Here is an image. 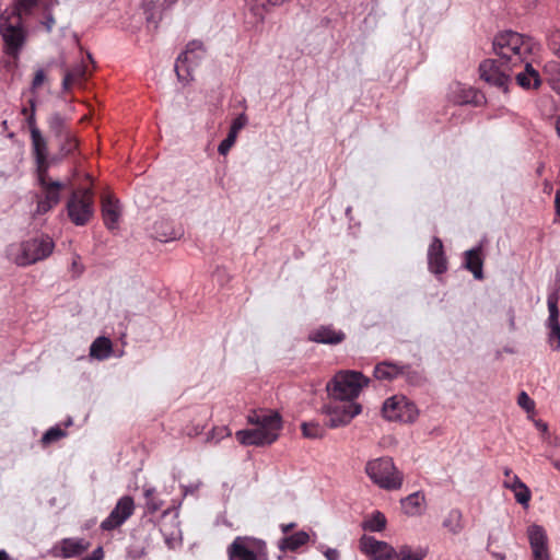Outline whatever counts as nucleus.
Segmentation results:
<instances>
[{"label": "nucleus", "mask_w": 560, "mask_h": 560, "mask_svg": "<svg viewBox=\"0 0 560 560\" xmlns=\"http://www.w3.org/2000/svg\"><path fill=\"white\" fill-rule=\"evenodd\" d=\"M538 44L529 36L505 31L493 39L495 59H486L479 66L480 78L506 92L511 78L524 88H538L540 77L532 66V56Z\"/></svg>", "instance_id": "f257e3e1"}, {"label": "nucleus", "mask_w": 560, "mask_h": 560, "mask_svg": "<svg viewBox=\"0 0 560 560\" xmlns=\"http://www.w3.org/2000/svg\"><path fill=\"white\" fill-rule=\"evenodd\" d=\"M55 0H14L15 12L1 18L0 33L4 42L5 52L18 57L24 45L26 32L23 24H39L50 32L56 24L51 14Z\"/></svg>", "instance_id": "f03ea898"}, {"label": "nucleus", "mask_w": 560, "mask_h": 560, "mask_svg": "<svg viewBox=\"0 0 560 560\" xmlns=\"http://www.w3.org/2000/svg\"><path fill=\"white\" fill-rule=\"evenodd\" d=\"M249 424L255 429L240 430L236 440L245 446H265L277 441L282 428L281 416L272 410H252L247 416Z\"/></svg>", "instance_id": "7ed1b4c3"}, {"label": "nucleus", "mask_w": 560, "mask_h": 560, "mask_svg": "<svg viewBox=\"0 0 560 560\" xmlns=\"http://www.w3.org/2000/svg\"><path fill=\"white\" fill-rule=\"evenodd\" d=\"M370 380L361 372L339 371L327 383L326 389L331 398L351 399L355 401L363 387L369 385Z\"/></svg>", "instance_id": "20e7f679"}, {"label": "nucleus", "mask_w": 560, "mask_h": 560, "mask_svg": "<svg viewBox=\"0 0 560 560\" xmlns=\"http://www.w3.org/2000/svg\"><path fill=\"white\" fill-rule=\"evenodd\" d=\"M35 173L38 185V191L34 195L36 201L35 214L43 215L60 202L65 184L52 179L48 174V170H40Z\"/></svg>", "instance_id": "39448f33"}, {"label": "nucleus", "mask_w": 560, "mask_h": 560, "mask_svg": "<svg viewBox=\"0 0 560 560\" xmlns=\"http://www.w3.org/2000/svg\"><path fill=\"white\" fill-rule=\"evenodd\" d=\"M55 244L49 236H40L25 241L19 247L10 248V255L18 266L26 267L46 259L52 253Z\"/></svg>", "instance_id": "423d86ee"}, {"label": "nucleus", "mask_w": 560, "mask_h": 560, "mask_svg": "<svg viewBox=\"0 0 560 560\" xmlns=\"http://www.w3.org/2000/svg\"><path fill=\"white\" fill-rule=\"evenodd\" d=\"M67 214L77 226L86 225L94 215V191L88 187L74 189L67 200Z\"/></svg>", "instance_id": "0eeeda50"}, {"label": "nucleus", "mask_w": 560, "mask_h": 560, "mask_svg": "<svg viewBox=\"0 0 560 560\" xmlns=\"http://www.w3.org/2000/svg\"><path fill=\"white\" fill-rule=\"evenodd\" d=\"M365 472L375 485L386 490H397L402 485L401 472L388 457L370 460L365 466Z\"/></svg>", "instance_id": "6e6552de"}, {"label": "nucleus", "mask_w": 560, "mask_h": 560, "mask_svg": "<svg viewBox=\"0 0 560 560\" xmlns=\"http://www.w3.org/2000/svg\"><path fill=\"white\" fill-rule=\"evenodd\" d=\"M361 411L362 406L357 401L331 398L330 401L323 407L325 425L330 429L348 425Z\"/></svg>", "instance_id": "1a4fd4ad"}, {"label": "nucleus", "mask_w": 560, "mask_h": 560, "mask_svg": "<svg viewBox=\"0 0 560 560\" xmlns=\"http://www.w3.org/2000/svg\"><path fill=\"white\" fill-rule=\"evenodd\" d=\"M382 413L389 421L412 423L417 420L419 410L407 397L395 395L384 401Z\"/></svg>", "instance_id": "9d476101"}, {"label": "nucleus", "mask_w": 560, "mask_h": 560, "mask_svg": "<svg viewBox=\"0 0 560 560\" xmlns=\"http://www.w3.org/2000/svg\"><path fill=\"white\" fill-rule=\"evenodd\" d=\"M205 54L203 44L199 40H191L186 45L175 62V72L179 81L188 82L192 79V71L203 59Z\"/></svg>", "instance_id": "9b49d317"}, {"label": "nucleus", "mask_w": 560, "mask_h": 560, "mask_svg": "<svg viewBox=\"0 0 560 560\" xmlns=\"http://www.w3.org/2000/svg\"><path fill=\"white\" fill-rule=\"evenodd\" d=\"M229 560H259L266 556L264 541L247 537L237 536L228 547Z\"/></svg>", "instance_id": "f8f14e48"}, {"label": "nucleus", "mask_w": 560, "mask_h": 560, "mask_svg": "<svg viewBox=\"0 0 560 560\" xmlns=\"http://www.w3.org/2000/svg\"><path fill=\"white\" fill-rule=\"evenodd\" d=\"M133 499L129 495H124L118 500L109 515L101 523V529L110 532L120 527L133 514Z\"/></svg>", "instance_id": "ddd939ff"}, {"label": "nucleus", "mask_w": 560, "mask_h": 560, "mask_svg": "<svg viewBox=\"0 0 560 560\" xmlns=\"http://www.w3.org/2000/svg\"><path fill=\"white\" fill-rule=\"evenodd\" d=\"M559 296L557 293H550L547 299L548 305V318L546 326L548 328V345L553 351L560 350V322H559V308H558Z\"/></svg>", "instance_id": "4468645a"}, {"label": "nucleus", "mask_w": 560, "mask_h": 560, "mask_svg": "<svg viewBox=\"0 0 560 560\" xmlns=\"http://www.w3.org/2000/svg\"><path fill=\"white\" fill-rule=\"evenodd\" d=\"M91 542L81 537L62 538L52 549L54 556L62 559L77 558L82 556Z\"/></svg>", "instance_id": "2eb2a0df"}, {"label": "nucleus", "mask_w": 560, "mask_h": 560, "mask_svg": "<svg viewBox=\"0 0 560 560\" xmlns=\"http://www.w3.org/2000/svg\"><path fill=\"white\" fill-rule=\"evenodd\" d=\"M361 550L376 560H388L394 557L395 549L385 541L376 540L371 536L360 539Z\"/></svg>", "instance_id": "dca6fc26"}, {"label": "nucleus", "mask_w": 560, "mask_h": 560, "mask_svg": "<svg viewBox=\"0 0 560 560\" xmlns=\"http://www.w3.org/2000/svg\"><path fill=\"white\" fill-rule=\"evenodd\" d=\"M102 217L105 226L108 230H115L118 226L119 218L121 214L120 205L112 194L102 196Z\"/></svg>", "instance_id": "f3484780"}, {"label": "nucleus", "mask_w": 560, "mask_h": 560, "mask_svg": "<svg viewBox=\"0 0 560 560\" xmlns=\"http://www.w3.org/2000/svg\"><path fill=\"white\" fill-rule=\"evenodd\" d=\"M428 264L429 269L436 275L444 273L447 269L443 243L439 237H434L429 246Z\"/></svg>", "instance_id": "a211bd4d"}, {"label": "nucleus", "mask_w": 560, "mask_h": 560, "mask_svg": "<svg viewBox=\"0 0 560 560\" xmlns=\"http://www.w3.org/2000/svg\"><path fill=\"white\" fill-rule=\"evenodd\" d=\"M32 152L36 163V171L49 170L48 144L40 130H33L31 135Z\"/></svg>", "instance_id": "6ab92c4d"}, {"label": "nucleus", "mask_w": 560, "mask_h": 560, "mask_svg": "<svg viewBox=\"0 0 560 560\" xmlns=\"http://www.w3.org/2000/svg\"><path fill=\"white\" fill-rule=\"evenodd\" d=\"M401 375L410 377L411 372L409 365H398L384 361L374 368V377L380 381H393Z\"/></svg>", "instance_id": "aec40b11"}, {"label": "nucleus", "mask_w": 560, "mask_h": 560, "mask_svg": "<svg viewBox=\"0 0 560 560\" xmlns=\"http://www.w3.org/2000/svg\"><path fill=\"white\" fill-rule=\"evenodd\" d=\"M345 338L346 335L341 330H336L331 326H320L310 334V340L318 343L338 345Z\"/></svg>", "instance_id": "412c9836"}, {"label": "nucleus", "mask_w": 560, "mask_h": 560, "mask_svg": "<svg viewBox=\"0 0 560 560\" xmlns=\"http://www.w3.org/2000/svg\"><path fill=\"white\" fill-rule=\"evenodd\" d=\"M481 246L471 248L465 252V267L468 269L477 280L483 279L482 266L483 259L481 257Z\"/></svg>", "instance_id": "4be33fe9"}, {"label": "nucleus", "mask_w": 560, "mask_h": 560, "mask_svg": "<svg viewBox=\"0 0 560 560\" xmlns=\"http://www.w3.org/2000/svg\"><path fill=\"white\" fill-rule=\"evenodd\" d=\"M88 66L83 62L72 67L63 77L62 86L66 91L74 85L82 84L86 80Z\"/></svg>", "instance_id": "5701e85b"}, {"label": "nucleus", "mask_w": 560, "mask_h": 560, "mask_svg": "<svg viewBox=\"0 0 560 560\" xmlns=\"http://www.w3.org/2000/svg\"><path fill=\"white\" fill-rule=\"evenodd\" d=\"M245 118L240 116L235 118L231 125L226 138L219 144L218 151L221 155H226L234 145L238 131L244 127Z\"/></svg>", "instance_id": "b1692460"}, {"label": "nucleus", "mask_w": 560, "mask_h": 560, "mask_svg": "<svg viewBox=\"0 0 560 560\" xmlns=\"http://www.w3.org/2000/svg\"><path fill=\"white\" fill-rule=\"evenodd\" d=\"M308 540V534L304 530H300L283 537L279 542V548L283 551H295L300 547L304 546Z\"/></svg>", "instance_id": "393cba45"}, {"label": "nucleus", "mask_w": 560, "mask_h": 560, "mask_svg": "<svg viewBox=\"0 0 560 560\" xmlns=\"http://www.w3.org/2000/svg\"><path fill=\"white\" fill-rule=\"evenodd\" d=\"M112 348L113 346L109 338L98 337L91 345L90 355L98 360L107 359L110 355Z\"/></svg>", "instance_id": "a878e982"}, {"label": "nucleus", "mask_w": 560, "mask_h": 560, "mask_svg": "<svg viewBox=\"0 0 560 560\" xmlns=\"http://www.w3.org/2000/svg\"><path fill=\"white\" fill-rule=\"evenodd\" d=\"M544 74L550 88L560 95V62H547L544 67Z\"/></svg>", "instance_id": "bb28decb"}, {"label": "nucleus", "mask_w": 560, "mask_h": 560, "mask_svg": "<svg viewBox=\"0 0 560 560\" xmlns=\"http://www.w3.org/2000/svg\"><path fill=\"white\" fill-rule=\"evenodd\" d=\"M424 500L425 498L423 493L415 492L401 500V504L407 514L418 515L421 513V508L424 503Z\"/></svg>", "instance_id": "cd10ccee"}, {"label": "nucleus", "mask_w": 560, "mask_h": 560, "mask_svg": "<svg viewBox=\"0 0 560 560\" xmlns=\"http://www.w3.org/2000/svg\"><path fill=\"white\" fill-rule=\"evenodd\" d=\"M443 527L446 528L452 534L460 533L464 528L463 514L460 510H451L443 521Z\"/></svg>", "instance_id": "c85d7f7f"}, {"label": "nucleus", "mask_w": 560, "mask_h": 560, "mask_svg": "<svg viewBox=\"0 0 560 560\" xmlns=\"http://www.w3.org/2000/svg\"><path fill=\"white\" fill-rule=\"evenodd\" d=\"M513 480L514 485L512 486L511 491L514 493L516 502L527 508L532 499L529 488L518 477H513Z\"/></svg>", "instance_id": "c756f323"}, {"label": "nucleus", "mask_w": 560, "mask_h": 560, "mask_svg": "<svg viewBox=\"0 0 560 560\" xmlns=\"http://www.w3.org/2000/svg\"><path fill=\"white\" fill-rule=\"evenodd\" d=\"M47 125L49 131L54 135L55 138L59 139L65 136L70 130L67 128L65 118L58 114L52 113L47 118Z\"/></svg>", "instance_id": "7c9ffc66"}, {"label": "nucleus", "mask_w": 560, "mask_h": 560, "mask_svg": "<svg viewBox=\"0 0 560 560\" xmlns=\"http://www.w3.org/2000/svg\"><path fill=\"white\" fill-rule=\"evenodd\" d=\"M530 548L548 546L546 530L540 525H530L527 529Z\"/></svg>", "instance_id": "2f4dec72"}, {"label": "nucleus", "mask_w": 560, "mask_h": 560, "mask_svg": "<svg viewBox=\"0 0 560 560\" xmlns=\"http://www.w3.org/2000/svg\"><path fill=\"white\" fill-rule=\"evenodd\" d=\"M59 140L61 141L59 148V154L61 158L72 155L78 150L79 141L71 131L59 138Z\"/></svg>", "instance_id": "473e14b6"}, {"label": "nucleus", "mask_w": 560, "mask_h": 560, "mask_svg": "<svg viewBox=\"0 0 560 560\" xmlns=\"http://www.w3.org/2000/svg\"><path fill=\"white\" fill-rule=\"evenodd\" d=\"M303 436L307 439H322L325 434L324 428L316 422H303L301 424Z\"/></svg>", "instance_id": "72a5a7b5"}, {"label": "nucleus", "mask_w": 560, "mask_h": 560, "mask_svg": "<svg viewBox=\"0 0 560 560\" xmlns=\"http://www.w3.org/2000/svg\"><path fill=\"white\" fill-rule=\"evenodd\" d=\"M386 526V517L381 512H375L364 522V528L370 532H381Z\"/></svg>", "instance_id": "f704fd0d"}, {"label": "nucleus", "mask_w": 560, "mask_h": 560, "mask_svg": "<svg viewBox=\"0 0 560 560\" xmlns=\"http://www.w3.org/2000/svg\"><path fill=\"white\" fill-rule=\"evenodd\" d=\"M394 557L398 560H422L424 552L421 549L413 551L409 546H402L398 551H395Z\"/></svg>", "instance_id": "c9c22d12"}, {"label": "nucleus", "mask_w": 560, "mask_h": 560, "mask_svg": "<svg viewBox=\"0 0 560 560\" xmlns=\"http://www.w3.org/2000/svg\"><path fill=\"white\" fill-rule=\"evenodd\" d=\"M66 436V431L60 427H52L45 432L42 438V442L44 445H49L54 442L59 441L60 439Z\"/></svg>", "instance_id": "e433bc0d"}, {"label": "nucleus", "mask_w": 560, "mask_h": 560, "mask_svg": "<svg viewBox=\"0 0 560 560\" xmlns=\"http://www.w3.org/2000/svg\"><path fill=\"white\" fill-rule=\"evenodd\" d=\"M150 5L154 7L152 1L144 3V11H145V15H147V22H148L149 26H153L154 28H156L158 27V23L160 21V15H159V12L151 11Z\"/></svg>", "instance_id": "4c0bfd02"}, {"label": "nucleus", "mask_w": 560, "mask_h": 560, "mask_svg": "<svg viewBox=\"0 0 560 560\" xmlns=\"http://www.w3.org/2000/svg\"><path fill=\"white\" fill-rule=\"evenodd\" d=\"M542 441L549 447L547 451H553V452H557V454H559V452H560V436L552 435V434L549 433L546 436H542Z\"/></svg>", "instance_id": "58836bf2"}, {"label": "nucleus", "mask_w": 560, "mask_h": 560, "mask_svg": "<svg viewBox=\"0 0 560 560\" xmlns=\"http://www.w3.org/2000/svg\"><path fill=\"white\" fill-rule=\"evenodd\" d=\"M517 404L526 411H530L535 407L534 400L525 392L518 395Z\"/></svg>", "instance_id": "ea45409f"}, {"label": "nucleus", "mask_w": 560, "mask_h": 560, "mask_svg": "<svg viewBox=\"0 0 560 560\" xmlns=\"http://www.w3.org/2000/svg\"><path fill=\"white\" fill-rule=\"evenodd\" d=\"M534 560H550L548 546L532 548Z\"/></svg>", "instance_id": "a19ab883"}, {"label": "nucleus", "mask_w": 560, "mask_h": 560, "mask_svg": "<svg viewBox=\"0 0 560 560\" xmlns=\"http://www.w3.org/2000/svg\"><path fill=\"white\" fill-rule=\"evenodd\" d=\"M30 103H31V113L26 118V122H27V127L30 129V133L32 135L33 130H39V128L37 127L36 119H35V102L31 101Z\"/></svg>", "instance_id": "79ce46f5"}, {"label": "nucleus", "mask_w": 560, "mask_h": 560, "mask_svg": "<svg viewBox=\"0 0 560 560\" xmlns=\"http://www.w3.org/2000/svg\"><path fill=\"white\" fill-rule=\"evenodd\" d=\"M546 458L551 463L553 468L560 472V454L553 451H546Z\"/></svg>", "instance_id": "37998d69"}, {"label": "nucleus", "mask_w": 560, "mask_h": 560, "mask_svg": "<svg viewBox=\"0 0 560 560\" xmlns=\"http://www.w3.org/2000/svg\"><path fill=\"white\" fill-rule=\"evenodd\" d=\"M46 79L44 70L39 69L36 71L33 82H32V90L35 91L42 86Z\"/></svg>", "instance_id": "c03bdc74"}, {"label": "nucleus", "mask_w": 560, "mask_h": 560, "mask_svg": "<svg viewBox=\"0 0 560 560\" xmlns=\"http://www.w3.org/2000/svg\"><path fill=\"white\" fill-rule=\"evenodd\" d=\"M504 481H503V487L506 488V489H512V486L514 485V480H513V477H518L517 475L513 474L512 469L510 468H504Z\"/></svg>", "instance_id": "a18cd8bd"}, {"label": "nucleus", "mask_w": 560, "mask_h": 560, "mask_svg": "<svg viewBox=\"0 0 560 560\" xmlns=\"http://www.w3.org/2000/svg\"><path fill=\"white\" fill-rule=\"evenodd\" d=\"M252 13L257 18L258 21H262L265 18V7L264 5H252Z\"/></svg>", "instance_id": "49530a36"}, {"label": "nucleus", "mask_w": 560, "mask_h": 560, "mask_svg": "<svg viewBox=\"0 0 560 560\" xmlns=\"http://www.w3.org/2000/svg\"><path fill=\"white\" fill-rule=\"evenodd\" d=\"M325 557L327 560H339L340 556H339V551L337 549H331V548H328L325 552H324Z\"/></svg>", "instance_id": "de8ad7c7"}, {"label": "nucleus", "mask_w": 560, "mask_h": 560, "mask_svg": "<svg viewBox=\"0 0 560 560\" xmlns=\"http://www.w3.org/2000/svg\"><path fill=\"white\" fill-rule=\"evenodd\" d=\"M536 427H537L538 430L541 431V434H542L541 438L546 436L547 434H549V432H548V424L546 422H542V421L539 420V421L536 422Z\"/></svg>", "instance_id": "09e8293b"}, {"label": "nucleus", "mask_w": 560, "mask_h": 560, "mask_svg": "<svg viewBox=\"0 0 560 560\" xmlns=\"http://www.w3.org/2000/svg\"><path fill=\"white\" fill-rule=\"evenodd\" d=\"M296 527V524L295 523H290V524H282L281 525V530L283 534H289L291 530H293L294 528Z\"/></svg>", "instance_id": "8fccbe9b"}, {"label": "nucleus", "mask_w": 560, "mask_h": 560, "mask_svg": "<svg viewBox=\"0 0 560 560\" xmlns=\"http://www.w3.org/2000/svg\"><path fill=\"white\" fill-rule=\"evenodd\" d=\"M555 208L557 214L560 215V190H558L555 196Z\"/></svg>", "instance_id": "3c124183"}, {"label": "nucleus", "mask_w": 560, "mask_h": 560, "mask_svg": "<svg viewBox=\"0 0 560 560\" xmlns=\"http://www.w3.org/2000/svg\"><path fill=\"white\" fill-rule=\"evenodd\" d=\"M553 126H555L557 136L560 138V115L555 117Z\"/></svg>", "instance_id": "603ef678"}, {"label": "nucleus", "mask_w": 560, "mask_h": 560, "mask_svg": "<svg viewBox=\"0 0 560 560\" xmlns=\"http://www.w3.org/2000/svg\"><path fill=\"white\" fill-rule=\"evenodd\" d=\"M0 560H9V556L4 550H0Z\"/></svg>", "instance_id": "864d4df0"}, {"label": "nucleus", "mask_w": 560, "mask_h": 560, "mask_svg": "<svg viewBox=\"0 0 560 560\" xmlns=\"http://www.w3.org/2000/svg\"><path fill=\"white\" fill-rule=\"evenodd\" d=\"M462 103H468L469 102V98L467 96H465L462 101Z\"/></svg>", "instance_id": "5fc2aeb1"}, {"label": "nucleus", "mask_w": 560, "mask_h": 560, "mask_svg": "<svg viewBox=\"0 0 560 560\" xmlns=\"http://www.w3.org/2000/svg\"><path fill=\"white\" fill-rule=\"evenodd\" d=\"M175 1H176V0H165V2H167V3H170V4L174 3Z\"/></svg>", "instance_id": "6e6d98bb"}, {"label": "nucleus", "mask_w": 560, "mask_h": 560, "mask_svg": "<svg viewBox=\"0 0 560 560\" xmlns=\"http://www.w3.org/2000/svg\"><path fill=\"white\" fill-rule=\"evenodd\" d=\"M23 114H25V115L27 114V108L23 109Z\"/></svg>", "instance_id": "4d7b16f0"}]
</instances>
